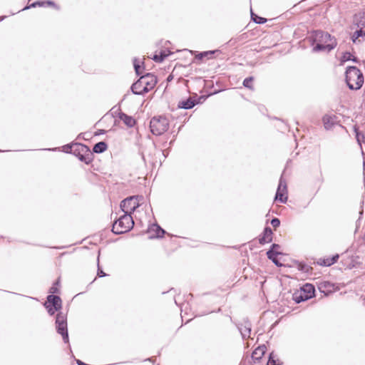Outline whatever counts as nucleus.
<instances>
[{"label": "nucleus", "mask_w": 365, "mask_h": 365, "mask_svg": "<svg viewBox=\"0 0 365 365\" xmlns=\"http://www.w3.org/2000/svg\"><path fill=\"white\" fill-rule=\"evenodd\" d=\"M364 241H365V235H364Z\"/></svg>", "instance_id": "09e8293b"}, {"label": "nucleus", "mask_w": 365, "mask_h": 365, "mask_svg": "<svg viewBox=\"0 0 365 365\" xmlns=\"http://www.w3.org/2000/svg\"><path fill=\"white\" fill-rule=\"evenodd\" d=\"M204 98L203 96H200L198 98V100H194L191 97L188 98L186 100L181 101L178 103V108H183V109H191L195 105L198 104L200 103V100Z\"/></svg>", "instance_id": "f8f14e48"}, {"label": "nucleus", "mask_w": 365, "mask_h": 365, "mask_svg": "<svg viewBox=\"0 0 365 365\" xmlns=\"http://www.w3.org/2000/svg\"><path fill=\"white\" fill-rule=\"evenodd\" d=\"M293 299L296 303L299 304L309 299V297H307L303 292L299 291L293 294Z\"/></svg>", "instance_id": "b1692460"}, {"label": "nucleus", "mask_w": 365, "mask_h": 365, "mask_svg": "<svg viewBox=\"0 0 365 365\" xmlns=\"http://www.w3.org/2000/svg\"><path fill=\"white\" fill-rule=\"evenodd\" d=\"M280 254L281 253L279 252H272V250H268L267 252V258L272 260V262L274 263L277 267H281L282 265V263H280L277 258V256Z\"/></svg>", "instance_id": "4be33fe9"}, {"label": "nucleus", "mask_w": 365, "mask_h": 365, "mask_svg": "<svg viewBox=\"0 0 365 365\" xmlns=\"http://www.w3.org/2000/svg\"><path fill=\"white\" fill-rule=\"evenodd\" d=\"M251 18L252 20L256 24H262L267 22V19L265 18L259 16L258 15L254 14L251 10Z\"/></svg>", "instance_id": "cd10ccee"}, {"label": "nucleus", "mask_w": 365, "mask_h": 365, "mask_svg": "<svg viewBox=\"0 0 365 365\" xmlns=\"http://www.w3.org/2000/svg\"><path fill=\"white\" fill-rule=\"evenodd\" d=\"M50 315H53L56 312L59 311L61 308L53 307L50 305H44Z\"/></svg>", "instance_id": "473e14b6"}, {"label": "nucleus", "mask_w": 365, "mask_h": 365, "mask_svg": "<svg viewBox=\"0 0 365 365\" xmlns=\"http://www.w3.org/2000/svg\"><path fill=\"white\" fill-rule=\"evenodd\" d=\"M359 38V36H357V35H356L355 34H353L352 36V41L353 42H356V41Z\"/></svg>", "instance_id": "37998d69"}, {"label": "nucleus", "mask_w": 365, "mask_h": 365, "mask_svg": "<svg viewBox=\"0 0 365 365\" xmlns=\"http://www.w3.org/2000/svg\"><path fill=\"white\" fill-rule=\"evenodd\" d=\"M78 158L81 162H83L88 165L93 160V153L91 152L89 148L88 152L82 153L80 155L78 156Z\"/></svg>", "instance_id": "aec40b11"}, {"label": "nucleus", "mask_w": 365, "mask_h": 365, "mask_svg": "<svg viewBox=\"0 0 365 365\" xmlns=\"http://www.w3.org/2000/svg\"><path fill=\"white\" fill-rule=\"evenodd\" d=\"M148 232L149 233L152 232H155V235H153V236H150V238H153V237H162L164 234L165 233V231L161 228L157 224H153L152 225L148 230Z\"/></svg>", "instance_id": "dca6fc26"}, {"label": "nucleus", "mask_w": 365, "mask_h": 365, "mask_svg": "<svg viewBox=\"0 0 365 365\" xmlns=\"http://www.w3.org/2000/svg\"><path fill=\"white\" fill-rule=\"evenodd\" d=\"M351 60L354 62H358V59L356 57H354L353 58H351Z\"/></svg>", "instance_id": "c03bdc74"}, {"label": "nucleus", "mask_w": 365, "mask_h": 365, "mask_svg": "<svg viewBox=\"0 0 365 365\" xmlns=\"http://www.w3.org/2000/svg\"><path fill=\"white\" fill-rule=\"evenodd\" d=\"M89 148L82 143H73L71 145L65 146V152L73 153L74 155L78 157L82 153L88 152Z\"/></svg>", "instance_id": "1a4fd4ad"}, {"label": "nucleus", "mask_w": 365, "mask_h": 365, "mask_svg": "<svg viewBox=\"0 0 365 365\" xmlns=\"http://www.w3.org/2000/svg\"><path fill=\"white\" fill-rule=\"evenodd\" d=\"M157 82L156 76L147 73L131 86V91L135 95H144L153 89Z\"/></svg>", "instance_id": "f03ea898"}, {"label": "nucleus", "mask_w": 365, "mask_h": 365, "mask_svg": "<svg viewBox=\"0 0 365 365\" xmlns=\"http://www.w3.org/2000/svg\"><path fill=\"white\" fill-rule=\"evenodd\" d=\"M346 82L351 90L359 89L364 83V76L356 66H349L346 68Z\"/></svg>", "instance_id": "7ed1b4c3"}, {"label": "nucleus", "mask_w": 365, "mask_h": 365, "mask_svg": "<svg viewBox=\"0 0 365 365\" xmlns=\"http://www.w3.org/2000/svg\"><path fill=\"white\" fill-rule=\"evenodd\" d=\"M171 53H172L168 50H162L160 51L159 54H155L152 58L154 61L160 63L163 62L165 58Z\"/></svg>", "instance_id": "a211bd4d"}, {"label": "nucleus", "mask_w": 365, "mask_h": 365, "mask_svg": "<svg viewBox=\"0 0 365 365\" xmlns=\"http://www.w3.org/2000/svg\"><path fill=\"white\" fill-rule=\"evenodd\" d=\"M287 192L286 180L282 178L279 179L278 187L275 195V200H279L282 203H285L287 200V197L284 196Z\"/></svg>", "instance_id": "6e6552de"}, {"label": "nucleus", "mask_w": 365, "mask_h": 365, "mask_svg": "<svg viewBox=\"0 0 365 365\" xmlns=\"http://www.w3.org/2000/svg\"><path fill=\"white\" fill-rule=\"evenodd\" d=\"M271 225L274 227V228H277L278 227L279 225H280V220L277 218V217H274L271 220Z\"/></svg>", "instance_id": "4c0bfd02"}, {"label": "nucleus", "mask_w": 365, "mask_h": 365, "mask_svg": "<svg viewBox=\"0 0 365 365\" xmlns=\"http://www.w3.org/2000/svg\"><path fill=\"white\" fill-rule=\"evenodd\" d=\"M331 117L324 116L323 121L326 129H329L331 127L332 123H330Z\"/></svg>", "instance_id": "72a5a7b5"}, {"label": "nucleus", "mask_w": 365, "mask_h": 365, "mask_svg": "<svg viewBox=\"0 0 365 365\" xmlns=\"http://www.w3.org/2000/svg\"><path fill=\"white\" fill-rule=\"evenodd\" d=\"M297 267L299 270L305 273H309L312 270V267L305 263H299Z\"/></svg>", "instance_id": "7c9ffc66"}, {"label": "nucleus", "mask_w": 365, "mask_h": 365, "mask_svg": "<svg viewBox=\"0 0 365 365\" xmlns=\"http://www.w3.org/2000/svg\"><path fill=\"white\" fill-rule=\"evenodd\" d=\"M134 225L132 216L128 213H124L119 219L114 222L112 232L115 235H120L130 231Z\"/></svg>", "instance_id": "20e7f679"}, {"label": "nucleus", "mask_w": 365, "mask_h": 365, "mask_svg": "<svg viewBox=\"0 0 365 365\" xmlns=\"http://www.w3.org/2000/svg\"><path fill=\"white\" fill-rule=\"evenodd\" d=\"M354 130L355 132V134H356V141L357 143H359V145H360L361 147V154L364 155V153L363 151V149H362V145H361V143L362 142H364V140H365V136L364 135L361 133L359 130V128H357L356 125H355L354 127Z\"/></svg>", "instance_id": "412c9836"}, {"label": "nucleus", "mask_w": 365, "mask_h": 365, "mask_svg": "<svg viewBox=\"0 0 365 365\" xmlns=\"http://www.w3.org/2000/svg\"><path fill=\"white\" fill-rule=\"evenodd\" d=\"M279 248V245L278 244H272L269 250H272V252H277V250Z\"/></svg>", "instance_id": "a19ab883"}, {"label": "nucleus", "mask_w": 365, "mask_h": 365, "mask_svg": "<svg viewBox=\"0 0 365 365\" xmlns=\"http://www.w3.org/2000/svg\"><path fill=\"white\" fill-rule=\"evenodd\" d=\"M36 6H45V3H43V1H37L32 3L29 6L24 7L23 10L29 9L30 8H35Z\"/></svg>", "instance_id": "2f4dec72"}, {"label": "nucleus", "mask_w": 365, "mask_h": 365, "mask_svg": "<svg viewBox=\"0 0 365 365\" xmlns=\"http://www.w3.org/2000/svg\"><path fill=\"white\" fill-rule=\"evenodd\" d=\"M143 196L133 195L124 199L120 202V208L124 213L131 214L140 206V200Z\"/></svg>", "instance_id": "423d86ee"}, {"label": "nucleus", "mask_w": 365, "mask_h": 365, "mask_svg": "<svg viewBox=\"0 0 365 365\" xmlns=\"http://www.w3.org/2000/svg\"><path fill=\"white\" fill-rule=\"evenodd\" d=\"M363 166H364V171H365V160H364Z\"/></svg>", "instance_id": "a18cd8bd"}, {"label": "nucleus", "mask_w": 365, "mask_h": 365, "mask_svg": "<svg viewBox=\"0 0 365 365\" xmlns=\"http://www.w3.org/2000/svg\"><path fill=\"white\" fill-rule=\"evenodd\" d=\"M317 286L320 292L323 293L325 296H328L335 290V285L328 281L319 282Z\"/></svg>", "instance_id": "9d476101"}, {"label": "nucleus", "mask_w": 365, "mask_h": 365, "mask_svg": "<svg viewBox=\"0 0 365 365\" xmlns=\"http://www.w3.org/2000/svg\"><path fill=\"white\" fill-rule=\"evenodd\" d=\"M217 51H218L217 50H215V51H208L200 52L196 55L195 58L198 59V60H202L205 57L211 58V56L215 52H217Z\"/></svg>", "instance_id": "bb28decb"}, {"label": "nucleus", "mask_w": 365, "mask_h": 365, "mask_svg": "<svg viewBox=\"0 0 365 365\" xmlns=\"http://www.w3.org/2000/svg\"><path fill=\"white\" fill-rule=\"evenodd\" d=\"M278 359H275V355L273 352L270 353L269 355V359L267 363V365H280Z\"/></svg>", "instance_id": "c756f323"}, {"label": "nucleus", "mask_w": 365, "mask_h": 365, "mask_svg": "<svg viewBox=\"0 0 365 365\" xmlns=\"http://www.w3.org/2000/svg\"><path fill=\"white\" fill-rule=\"evenodd\" d=\"M339 257L338 254L334 255L331 258H327L323 259V262L320 263L321 265L329 267L336 263Z\"/></svg>", "instance_id": "a878e982"}, {"label": "nucleus", "mask_w": 365, "mask_h": 365, "mask_svg": "<svg viewBox=\"0 0 365 365\" xmlns=\"http://www.w3.org/2000/svg\"><path fill=\"white\" fill-rule=\"evenodd\" d=\"M354 34L359 37L365 36V31L362 30V28H360V29L356 31Z\"/></svg>", "instance_id": "58836bf2"}, {"label": "nucleus", "mask_w": 365, "mask_h": 365, "mask_svg": "<svg viewBox=\"0 0 365 365\" xmlns=\"http://www.w3.org/2000/svg\"><path fill=\"white\" fill-rule=\"evenodd\" d=\"M43 3H45V6L47 5V6H55L56 4L53 1H43Z\"/></svg>", "instance_id": "79ce46f5"}, {"label": "nucleus", "mask_w": 365, "mask_h": 365, "mask_svg": "<svg viewBox=\"0 0 365 365\" xmlns=\"http://www.w3.org/2000/svg\"><path fill=\"white\" fill-rule=\"evenodd\" d=\"M359 214L361 215L363 214V210L360 211Z\"/></svg>", "instance_id": "de8ad7c7"}, {"label": "nucleus", "mask_w": 365, "mask_h": 365, "mask_svg": "<svg viewBox=\"0 0 365 365\" xmlns=\"http://www.w3.org/2000/svg\"><path fill=\"white\" fill-rule=\"evenodd\" d=\"M97 275L98 277H105L106 275V274L102 269H101L100 267H98Z\"/></svg>", "instance_id": "ea45409f"}, {"label": "nucleus", "mask_w": 365, "mask_h": 365, "mask_svg": "<svg viewBox=\"0 0 365 365\" xmlns=\"http://www.w3.org/2000/svg\"><path fill=\"white\" fill-rule=\"evenodd\" d=\"M310 41L313 47L314 52L331 51L336 46V40L329 33L323 31H314L311 34Z\"/></svg>", "instance_id": "f257e3e1"}, {"label": "nucleus", "mask_w": 365, "mask_h": 365, "mask_svg": "<svg viewBox=\"0 0 365 365\" xmlns=\"http://www.w3.org/2000/svg\"><path fill=\"white\" fill-rule=\"evenodd\" d=\"M272 230L269 227H265L262 235L259 238V242L261 245L269 243L272 241Z\"/></svg>", "instance_id": "ddd939ff"}, {"label": "nucleus", "mask_w": 365, "mask_h": 365, "mask_svg": "<svg viewBox=\"0 0 365 365\" xmlns=\"http://www.w3.org/2000/svg\"><path fill=\"white\" fill-rule=\"evenodd\" d=\"M354 23L359 28L365 26V14L359 13L354 16Z\"/></svg>", "instance_id": "6ab92c4d"}, {"label": "nucleus", "mask_w": 365, "mask_h": 365, "mask_svg": "<svg viewBox=\"0 0 365 365\" xmlns=\"http://www.w3.org/2000/svg\"><path fill=\"white\" fill-rule=\"evenodd\" d=\"M58 285V282L57 281L49 289V293H51V294H53L57 293L58 292V289L57 287Z\"/></svg>", "instance_id": "e433bc0d"}, {"label": "nucleus", "mask_w": 365, "mask_h": 365, "mask_svg": "<svg viewBox=\"0 0 365 365\" xmlns=\"http://www.w3.org/2000/svg\"><path fill=\"white\" fill-rule=\"evenodd\" d=\"M267 347L264 345L259 346L252 353V359L254 361H259L264 355Z\"/></svg>", "instance_id": "2eb2a0df"}, {"label": "nucleus", "mask_w": 365, "mask_h": 365, "mask_svg": "<svg viewBox=\"0 0 365 365\" xmlns=\"http://www.w3.org/2000/svg\"><path fill=\"white\" fill-rule=\"evenodd\" d=\"M133 66H134L135 71L136 74L138 76H139L140 75V66L139 61H138L137 58H134V60H133Z\"/></svg>", "instance_id": "f704fd0d"}, {"label": "nucleus", "mask_w": 365, "mask_h": 365, "mask_svg": "<svg viewBox=\"0 0 365 365\" xmlns=\"http://www.w3.org/2000/svg\"><path fill=\"white\" fill-rule=\"evenodd\" d=\"M301 292H303L307 297H309V299H311L314 294V287L312 284H306L301 288Z\"/></svg>", "instance_id": "5701e85b"}, {"label": "nucleus", "mask_w": 365, "mask_h": 365, "mask_svg": "<svg viewBox=\"0 0 365 365\" xmlns=\"http://www.w3.org/2000/svg\"><path fill=\"white\" fill-rule=\"evenodd\" d=\"M44 305H50L55 307L61 308L62 301L60 297L54 294H49L47 296L46 301Z\"/></svg>", "instance_id": "4468645a"}, {"label": "nucleus", "mask_w": 365, "mask_h": 365, "mask_svg": "<svg viewBox=\"0 0 365 365\" xmlns=\"http://www.w3.org/2000/svg\"><path fill=\"white\" fill-rule=\"evenodd\" d=\"M56 326L57 332L62 336L65 343H68V333L67 328V317L62 312H58L56 317Z\"/></svg>", "instance_id": "0eeeda50"}, {"label": "nucleus", "mask_w": 365, "mask_h": 365, "mask_svg": "<svg viewBox=\"0 0 365 365\" xmlns=\"http://www.w3.org/2000/svg\"><path fill=\"white\" fill-rule=\"evenodd\" d=\"M119 118L129 128L133 127L135 124V120L124 113H119Z\"/></svg>", "instance_id": "f3484780"}, {"label": "nucleus", "mask_w": 365, "mask_h": 365, "mask_svg": "<svg viewBox=\"0 0 365 365\" xmlns=\"http://www.w3.org/2000/svg\"><path fill=\"white\" fill-rule=\"evenodd\" d=\"M150 128L153 135H160L168 130L169 128L168 120L165 117L155 116L150 120Z\"/></svg>", "instance_id": "39448f33"}, {"label": "nucleus", "mask_w": 365, "mask_h": 365, "mask_svg": "<svg viewBox=\"0 0 365 365\" xmlns=\"http://www.w3.org/2000/svg\"><path fill=\"white\" fill-rule=\"evenodd\" d=\"M352 55L350 52H344L343 53V56L341 57V61L343 62H345V61H350L351 60V58Z\"/></svg>", "instance_id": "c9c22d12"}, {"label": "nucleus", "mask_w": 365, "mask_h": 365, "mask_svg": "<svg viewBox=\"0 0 365 365\" xmlns=\"http://www.w3.org/2000/svg\"><path fill=\"white\" fill-rule=\"evenodd\" d=\"M170 80H171V76H168V81H170Z\"/></svg>", "instance_id": "49530a36"}, {"label": "nucleus", "mask_w": 365, "mask_h": 365, "mask_svg": "<svg viewBox=\"0 0 365 365\" xmlns=\"http://www.w3.org/2000/svg\"><path fill=\"white\" fill-rule=\"evenodd\" d=\"M107 148V144L103 141H101L94 145L93 152L96 153H101L106 150Z\"/></svg>", "instance_id": "393cba45"}, {"label": "nucleus", "mask_w": 365, "mask_h": 365, "mask_svg": "<svg viewBox=\"0 0 365 365\" xmlns=\"http://www.w3.org/2000/svg\"><path fill=\"white\" fill-rule=\"evenodd\" d=\"M237 328L243 339L249 338L251 334L252 325L248 320H244L237 325Z\"/></svg>", "instance_id": "9b49d317"}, {"label": "nucleus", "mask_w": 365, "mask_h": 365, "mask_svg": "<svg viewBox=\"0 0 365 365\" xmlns=\"http://www.w3.org/2000/svg\"><path fill=\"white\" fill-rule=\"evenodd\" d=\"M253 81H254V78L252 76L247 77L243 81V86L247 88L253 90L254 89L253 85H252Z\"/></svg>", "instance_id": "c85d7f7f"}]
</instances>
